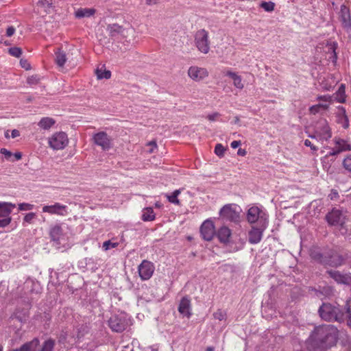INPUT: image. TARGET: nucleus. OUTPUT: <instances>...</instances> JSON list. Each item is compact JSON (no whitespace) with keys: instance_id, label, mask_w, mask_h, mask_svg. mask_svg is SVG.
<instances>
[{"instance_id":"obj_1","label":"nucleus","mask_w":351,"mask_h":351,"mask_svg":"<svg viewBox=\"0 0 351 351\" xmlns=\"http://www.w3.org/2000/svg\"><path fill=\"white\" fill-rule=\"evenodd\" d=\"M338 339V330L330 324L315 327L309 338L308 346L314 350H325L334 346Z\"/></svg>"},{"instance_id":"obj_2","label":"nucleus","mask_w":351,"mask_h":351,"mask_svg":"<svg viewBox=\"0 0 351 351\" xmlns=\"http://www.w3.org/2000/svg\"><path fill=\"white\" fill-rule=\"evenodd\" d=\"M311 257L319 263L333 267H337L343 265L344 259L341 255L334 250H329L324 253H321L317 248L311 250Z\"/></svg>"},{"instance_id":"obj_3","label":"nucleus","mask_w":351,"mask_h":351,"mask_svg":"<svg viewBox=\"0 0 351 351\" xmlns=\"http://www.w3.org/2000/svg\"><path fill=\"white\" fill-rule=\"evenodd\" d=\"M318 312L321 318L328 322L337 321L341 322L344 319L343 311L330 303H323Z\"/></svg>"},{"instance_id":"obj_4","label":"nucleus","mask_w":351,"mask_h":351,"mask_svg":"<svg viewBox=\"0 0 351 351\" xmlns=\"http://www.w3.org/2000/svg\"><path fill=\"white\" fill-rule=\"evenodd\" d=\"M108 25L112 40L119 38L128 39L134 34V29L128 22L124 21L121 24L112 23Z\"/></svg>"},{"instance_id":"obj_5","label":"nucleus","mask_w":351,"mask_h":351,"mask_svg":"<svg viewBox=\"0 0 351 351\" xmlns=\"http://www.w3.org/2000/svg\"><path fill=\"white\" fill-rule=\"evenodd\" d=\"M241 212V209L239 206L234 204H229L221 208L219 215L226 220L238 222L240 219Z\"/></svg>"},{"instance_id":"obj_6","label":"nucleus","mask_w":351,"mask_h":351,"mask_svg":"<svg viewBox=\"0 0 351 351\" xmlns=\"http://www.w3.org/2000/svg\"><path fill=\"white\" fill-rule=\"evenodd\" d=\"M195 45L201 53L207 54L209 52L210 40L208 32L206 29H201L195 32Z\"/></svg>"},{"instance_id":"obj_7","label":"nucleus","mask_w":351,"mask_h":351,"mask_svg":"<svg viewBox=\"0 0 351 351\" xmlns=\"http://www.w3.org/2000/svg\"><path fill=\"white\" fill-rule=\"evenodd\" d=\"M68 143L67 135L63 132H56L49 138V145L54 150L63 149Z\"/></svg>"},{"instance_id":"obj_8","label":"nucleus","mask_w":351,"mask_h":351,"mask_svg":"<svg viewBox=\"0 0 351 351\" xmlns=\"http://www.w3.org/2000/svg\"><path fill=\"white\" fill-rule=\"evenodd\" d=\"M315 135H310L309 137L315 138L317 136L321 140L327 141L331 136L330 129L326 119H320L315 125Z\"/></svg>"},{"instance_id":"obj_9","label":"nucleus","mask_w":351,"mask_h":351,"mask_svg":"<svg viewBox=\"0 0 351 351\" xmlns=\"http://www.w3.org/2000/svg\"><path fill=\"white\" fill-rule=\"evenodd\" d=\"M93 141L104 151H108L112 147V138L105 132L95 134L93 136Z\"/></svg>"},{"instance_id":"obj_10","label":"nucleus","mask_w":351,"mask_h":351,"mask_svg":"<svg viewBox=\"0 0 351 351\" xmlns=\"http://www.w3.org/2000/svg\"><path fill=\"white\" fill-rule=\"evenodd\" d=\"M96 35L99 43L103 46L109 45L112 43V38L108 24L99 27Z\"/></svg>"},{"instance_id":"obj_11","label":"nucleus","mask_w":351,"mask_h":351,"mask_svg":"<svg viewBox=\"0 0 351 351\" xmlns=\"http://www.w3.org/2000/svg\"><path fill=\"white\" fill-rule=\"evenodd\" d=\"M326 273L338 284L345 285H350L351 284V274L349 273H342L334 269H328L326 271Z\"/></svg>"},{"instance_id":"obj_12","label":"nucleus","mask_w":351,"mask_h":351,"mask_svg":"<svg viewBox=\"0 0 351 351\" xmlns=\"http://www.w3.org/2000/svg\"><path fill=\"white\" fill-rule=\"evenodd\" d=\"M208 71L206 68L197 66H190L188 70L189 77L195 82H200L208 76Z\"/></svg>"},{"instance_id":"obj_13","label":"nucleus","mask_w":351,"mask_h":351,"mask_svg":"<svg viewBox=\"0 0 351 351\" xmlns=\"http://www.w3.org/2000/svg\"><path fill=\"white\" fill-rule=\"evenodd\" d=\"M247 219L250 223H254L258 220L263 222V224L265 223L267 218L265 214L256 206H252L248 209L247 213Z\"/></svg>"},{"instance_id":"obj_14","label":"nucleus","mask_w":351,"mask_h":351,"mask_svg":"<svg viewBox=\"0 0 351 351\" xmlns=\"http://www.w3.org/2000/svg\"><path fill=\"white\" fill-rule=\"evenodd\" d=\"M154 266L150 261L144 260L138 266V274L143 280H149L154 271Z\"/></svg>"},{"instance_id":"obj_15","label":"nucleus","mask_w":351,"mask_h":351,"mask_svg":"<svg viewBox=\"0 0 351 351\" xmlns=\"http://www.w3.org/2000/svg\"><path fill=\"white\" fill-rule=\"evenodd\" d=\"M43 213H47L50 215L65 216L67 215V206L56 202L52 205H45L42 208Z\"/></svg>"},{"instance_id":"obj_16","label":"nucleus","mask_w":351,"mask_h":351,"mask_svg":"<svg viewBox=\"0 0 351 351\" xmlns=\"http://www.w3.org/2000/svg\"><path fill=\"white\" fill-rule=\"evenodd\" d=\"M110 328L114 332H121L126 328V320L123 316L112 315L108 320Z\"/></svg>"},{"instance_id":"obj_17","label":"nucleus","mask_w":351,"mask_h":351,"mask_svg":"<svg viewBox=\"0 0 351 351\" xmlns=\"http://www.w3.org/2000/svg\"><path fill=\"white\" fill-rule=\"evenodd\" d=\"M338 14L343 27L347 31H351V14L350 9L343 4L341 5Z\"/></svg>"},{"instance_id":"obj_18","label":"nucleus","mask_w":351,"mask_h":351,"mask_svg":"<svg viewBox=\"0 0 351 351\" xmlns=\"http://www.w3.org/2000/svg\"><path fill=\"white\" fill-rule=\"evenodd\" d=\"M326 219L331 226H340L345 222L346 218L341 210L333 209L326 215Z\"/></svg>"},{"instance_id":"obj_19","label":"nucleus","mask_w":351,"mask_h":351,"mask_svg":"<svg viewBox=\"0 0 351 351\" xmlns=\"http://www.w3.org/2000/svg\"><path fill=\"white\" fill-rule=\"evenodd\" d=\"M200 233L206 241H211L215 234L214 223L210 220H206L200 227Z\"/></svg>"},{"instance_id":"obj_20","label":"nucleus","mask_w":351,"mask_h":351,"mask_svg":"<svg viewBox=\"0 0 351 351\" xmlns=\"http://www.w3.org/2000/svg\"><path fill=\"white\" fill-rule=\"evenodd\" d=\"M265 227L266 226L263 224L261 229L253 228L249 232V242L252 244L259 243L262 239L263 231Z\"/></svg>"},{"instance_id":"obj_21","label":"nucleus","mask_w":351,"mask_h":351,"mask_svg":"<svg viewBox=\"0 0 351 351\" xmlns=\"http://www.w3.org/2000/svg\"><path fill=\"white\" fill-rule=\"evenodd\" d=\"M337 47V44L335 42L328 41L324 47V51L328 54V60L332 61L333 63H335L337 59L336 53Z\"/></svg>"},{"instance_id":"obj_22","label":"nucleus","mask_w":351,"mask_h":351,"mask_svg":"<svg viewBox=\"0 0 351 351\" xmlns=\"http://www.w3.org/2000/svg\"><path fill=\"white\" fill-rule=\"evenodd\" d=\"M178 311L187 317L191 315V301L188 298H182L178 306Z\"/></svg>"},{"instance_id":"obj_23","label":"nucleus","mask_w":351,"mask_h":351,"mask_svg":"<svg viewBox=\"0 0 351 351\" xmlns=\"http://www.w3.org/2000/svg\"><path fill=\"white\" fill-rule=\"evenodd\" d=\"M16 205L10 202H0V217H10V215Z\"/></svg>"},{"instance_id":"obj_24","label":"nucleus","mask_w":351,"mask_h":351,"mask_svg":"<svg viewBox=\"0 0 351 351\" xmlns=\"http://www.w3.org/2000/svg\"><path fill=\"white\" fill-rule=\"evenodd\" d=\"M38 344V339L35 338L33 340L24 343L19 349H14L11 351H36Z\"/></svg>"},{"instance_id":"obj_25","label":"nucleus","mask_w":351,"mask_h":351,"mask_svg":"<svg viewBox=\"0 0 351 351\" xmlns=\"http://www.w3.org/2000/svg\"><path fill=\"white\" fill-rule=\"evenodd\" d=\"M226 75L230 77L232 80L233 84L237 88L242 90L244 88V84L242 82V78L237 73L228 71L226 73Z\"/></svg>"},{"instance_id":"obj_26","label":"nucleus","mask_w":351,"mask_h":351,"mask_svg":"<svg viewBox=\"0 0 351 351\" xmlns=\"http://www.w3.org/2000/svg\"><path fill=\"white\" fill-rule=\"evenodd\" d=\"M96 10L94 8H79L75 12V16L77 19L90 17L94 15Z\"/></svg>"},{"instance_id":"obj_27","label":"nucleus","mask_w":351,"mask_h":351,"mask_svg":"<svg viewBox=\"0 0 351 351\" xmlns=\"http://www.w3.org/2000/svg\"><path fill=\"white\" fill-rule=\"evenodd\" d=\"M49 235L52 241H58L62 235V228L58 225H54L50 228Z\"/></svg>"},{"instance_id":"obj_28","label":"nucleus","mask_w":351,"mask_h":351,"mask_svg":"<svg viewBox=\"0 0 351 351\" xmlns=\"http://www.w3.org/2000/svg\"><path fill=\"white\" fill-rule=\"evenodd\" d=\"M231 235L230 230L227 227H221L217 232V237L219 241L222 243H227L229 241V239Z\"/></svg>"},{"instance_id":"obj_29","label":"nucleus","mask_w":351,"mask_h":351,"mask_svg":"<svg viewBox=\"0 0 351 351\" xmlns=\"http://www.w3.org/2000/svg\"><path fill=\"white\" fill-rule=\"evenodd\" d=\"M334 142L335 148L339 150L342 149V152L350 151L351 149V145L343 139L335 138Z\"/></svg>"},{"instance_id":"obj_30","label":"nucleus","mask_w":351,"mask_h":351,"mask_svg":"<svg viewBox=\"0 0 351 351\" xmlns=\"http://www.w3.org/2000/svg\"><path fill=\"white\" fill-rule=\"evenodd\" d=\"M142 220L144 221H151L155 219V213L151 207L145 208L143 210Z\"/></svg>"},{"instance_id":"obj_31","label":"nucleus","mask_w":351,"mask_h":351,"mask_svg":"<svg viewBox=\"0 0 351 351\" xmlns=\"http://www.w3.org/2000/svg\"><path fill=\"white\" fill-rule=\"evenodd\" d=\"M56 121L50 117H44L38 122V126L43 130H49L54 124Z\"/></svg>"},{"instance_id":"obj_32","label":"nucleus","mask_w":351,"mask_h":351,"mask_svg":"<svg viewBox=\"0 0 351 351\" xmlns=\"http://www.w3.org/2000/svg\"><path fill=\"white\" fill-rule=\"evenodd\" d=\"M66 61V56L65 52L61 49H58L56 52V62L59 66H63Z\"/></svg>"},{"instance_id":"obj_33","label":"nucleus","mask_w":351,"mask_h":351,"mask_svg":"<svg viewBox=\"0 0 351 351\" xmlns=\"http://www.w3.org/2000/svg\"><path fill=\"white\" fill-rule=\"evenodd\" d=\"M180 194V190L178 189V190L174 191L172 193V194H171V195L167 194L166 197L168 199L169 202L179 206V205H180V202L178 199V196Z\"/></svg>"},{"instance_id":"obj_34","label":"nucleus","mask_w":351,"mask_h":351,"mask_svg":"<svg viewBox=\"0 0 351 351\" xmlns=\"http://www.w3.org/2000/svg\"><path fill=\"white\" fill-rule=\"evenodd\" d=\"M55 341L51 339L46 340L42 345L39 351H53Z\"/></svg>"},{"instance_id":"obj_35","label":"nucleus","mask_w":351,"mask_h":351,"mask_svg":"<svg viewBox=\"0 0 351 351\" xmlns=\"http://www.w3.org/2000/svg\"><path fill=\"white\" fill-rule=\"evenodd\" d=\"M37 5L45 9L46 14L51 12L52 9V3H49L47 0H40L37 3Z\"/></svg>"},{"instance_id":"obj_36","label":"nucleus","mask_w":351,"mask_h":351,"mask_svg":"<svg viewBox=\"0 0 351 351\" xmlns=\"http://www.w3.org/2000/svg\"><path fill=\"white\" fill-rule=\"evenodd\" d=\"M95 73L99 80L109 79L111 77V73L110 71H102L101 69H97Z\"/></svg>"},{"instance_id":"obj_37","label":"nucleus","mask_w":351,"mask_h":351,"mask_svg":"<svg viewBox=\"0 0 351 351\" xmlns=\"http://www.w3.org/2000/svg\"><path fill=\"white\" fill-rule=\"evenodd\" d=\"M260 6L266 12H272L275 8V3L272 1H262Z\"/></svg>"},{"instance_id":"obj_38","label":"nucleus","mask_w":351,"mask_h":351,"mask_svg":"<svg viewBox=\"0 0 351 351\" xmlns=\"http://www.w3.org/2000/svg\"><path fill=\"white\" fill-rule=\"evenodd\" d=\"M343 167L349 173H351V154L348 155L343 160Z\"/></svg>"},{"instance_id":"obj_39","label":"nucleus","mask_w":351,"mask_h":351,"mask_svg":"<svg viewBox=\"0 0 351 351\" xmlns=\"http://www.w3.org/2000/svg\"><path fill=\"white\" fill-rule=\"evenodd\" d=\"M213 317L219 321L224 320L226 317V313L225 311L219 309L213 313Z\"/></svg>"},{"instance_id":"obj_40","label":"nucleus","mask_w":351,"mask_h":351,"mask_svg":"<svg viewBox=\"0 0 351 351\" xmlns=\"http://www.w3.org/2000/svg\"><path fill=\"white\" fill-rule=\"evenodd\" d=\"M9 53L11 56L19 58L22 54V49L19 47H11L9 49Z\"/></svg>"},{"instance_id":"obj_41","label":"nucleus","mask_w":351,"mask_h":351,"mask_svg":"<svg viewBox=\"0 0 351 351\" xmlns=\"http://www.w3.org/2000/svg\"><path fill=\"white\" fill-rule=\"evenodd\" d=\"M225 150L226 149L224 148V147L221 144L219 143L217 144L215 146V153L217 156L222 157L224 155Z\"/></svg>"},{"instance_id":"obj_42","label":"nucleus","mask_w":351,"mask_h":351,"mask_svg":"<svg viewBox=\"0 0 351 351\" xmlns=\"http://www.w3.org/2000/svg\"><path fill=\"white\" fill-rule=\"evenodd\" d=\"M344 93H345V86L343 84H341V86H339L338 91H337V95H338V96L340 97L339 98V101L340 103H343L345 101Z\"/></svg>"},{"instance_id":"obj_43","label":"nucleus","mask_w":351,"mask_h":351,"mask_svg":"<svg viewBox=\"0 0 351 351\" xmlns=\"http://www.w3.org/2000/svg\"><path fill=\"white\" fill-rule=\"evenodd\" d=\"M118 245V243H112L110 241H106L104 242L102 247L106 251L110 248L116 247Z\"/></svg>"},{"instance_id":"obj_44","label":"nucleus","mask_w":351,"mask_h":351,"mask_svg":"<svg viewBox=\"0 0 351 351\" xmlns=\"http://www.w3.org/2000/svg\"><path fill=\"white\" fill-rule=\"evenodd\" d=\"M328 108V105L326 104H317V105H315V106H313L310 108L309 110L311 112V113L312 114H316L317 112H318L319 111V108Z\"/></svg>"},{"instance_id":"obj_45","label":"nucleus","mask_w":351,"mask_h":351,"mask_svg":"<svg viewBox=\"0 0 351 351\" xmlns=\"http://www.w3.org/2000/svg\"><path fill=\"white\" fill-rule=\"evenodd\" d=\"M34 205L28 203H21L19 204V209L20 210H30L33 209Z\"/></svg>"},{"instance_id":"obj_46","label":"nucleus","mask_w":351,"mask_h":351,"mask_svg":"<svg viewBox=\"0 0 351 351\" xmlns=\"http://www.w3.org/2000/svg\"><path fill=\"white\" fill-rule=\"evenodd\" d=\"M40 81V78L38 75H32L29 77L27 82L29 84H37Z\"/></svg>"},{"instance_id":"obj_47","label":"nucleus","mask_w":351,"mask_h":351,"mask_svg":"<svg viewBox=\"0 0 351 351\" xmlns=\"http://www.w3.org/2000/svg\"><path fill=\"white\" fill-rule=\"evenodd\" d=\"M339 231L343 235L350 234V231L347 228L346 226V221L339 226Z\"/></svg>"},{"instance_id":"obj_48","label":"nucleus","mask_w":351,"mask_h":351,"mask_svg":"<svg viewBox=\"0 0 351 351\" xmlns=\"http://www.w3.org/2000/svg\"><path fill=\"white\" fill-rule=\"evenodd\" d=\"M36 214L34 213H27L24 217V221L31 223L32 220L35 218Z\"/></svg>"},{"instance_id":"obj_49","label":"nucleus","mask_w":351,"mask_h":351,"mask_svg":"<svg viewBox=\"0 0 351 351\" xmlns=\"http://www.w3.org/2000/svg\"><path fill=\"white\" fill-rule=\"evenodd\" d=\"M12 218L7 217L2 219H0V228H4L8 226L11 222Z\"/></svg>"},{"instance_id":"obj_50","label":"nucleus","mask_w":351,"mask_h":351,"mask_svg":"<svg viewBox=\"0 0 351 351\" xmlns=\"http://www.w3.org/2000/svg\"><path fill=\"white\" fill-rule=\"evenodd\" d=\"M20 64L25 70H29L31 69L30 64L28 62L27 60L21 59Z\"/></svg>"},{"instance_id":"obj_51","label":"nucleus","mask_w":351,"mask_h":351,"mask_svg":"<svg viewBox=\"0 0 351 351\" xmlns=\"http://www.w3.org/2000/svg\"><path fill=\"white\" fill-rule=\"evenodd\" d=\"M341 152H342V149L339 150L338 149H336L335 147L331 149V151L327 155H326L325 158H327L329 156H336Z\"/></svg>"},{"instance_id":"obj_52","label":"nucleus","mask_w":351,"mask_h":351,"mask_svg":"<svg viewBox=\"0 0 351 351\" xmlns=\"http://www.w3.org/2000/svg\"><path fill=\"white\" fill-rule=\"evenodd\" d=\"M147 146L151 147L149 150V153H153L154 150L157 148V144L155 141H152L147 143Z\"/></svg>"},{"instance_id":"obj_53","label":"nucleus","mask_w":351,"mask_h":351,"mask_svg":"<svg viewBox=\"0 0 351 351\" xmlns=\"http://www.w3.org/2000/svg\"><path fill=\"white\" fill-rule=\"evenodd\" d=\"M219 117H220V114L219 112H214L213 114H208L207 116V119L210 121H214Z\"/></svg>"},{"instance_id":"obj_54","label":"nucleus","mask_w":351,"mask_h":351,"mask_svg":"<svg viewBox=\"0 0 351 351\" xmlns=\"http://www.w3.org/2000/svg\"><path fill=\"white\" fill-rule=\"evenodd\" d=\"M1 153H2L5 158L8 159L9 158H10L12 155V152L8 151V149H5V148H3L1 149Z\"/></svg>"},{"instance_id":"obj_55","label":"nucleus","mask_w":351,"mask_h":351,"mask_svg":"<svg viewBox=\"0 0 351 351\" xmlns=\"http://www.w3.org/2000/svg\"><path fill=\"white\" fill-rule=\"evenodd\" d=\"M304 145L306 146V147H310L311 149L313 150V151H317L318 149L317 147H315V145H313L311 142L306 139L304 141Z\"/></svg>"},{"instance_id":"obj_56","label":"nucleus","mask_w":351,"mask_h":351,"mask_svg":"<svg viewBox=\"0 0 351 351\" xmlns=\"http://www.w3.org/2000/svg\"><path fill=\"white\" fill-rule=\"evenodd\" d=\"M15 32V28L12 26L8 27L6 30V36L8 37L12 36Z\"/></svg>"},{"instance_id":"obj_57","label":"nucleus","mask_w":351,"mask_h":351,"mask_svg":"<svg viewBox=\"0 0 351 351\" xmlns=\"http://www.w3.org/2000/svg\"><path fill=\"white\" fill-rule=\"evenodd\" d=\"M345 309H346V311L347 313V317H348V320L351 322V310H350V307L348 305V304H346Z\"/></svg>"},{"instance_id":"obj_58","label":"nucleus","mask_w":351,"mask_h":351,"mask_svg":"<svg viewBox=\"0 0 351 351\" xmlns=\"http://www.w3.org/2000/svg\"><path fill=\"white\" fill-rule=\"evenodd\" d=\"M241 143L240 141H234L231 143V147L233 149H236L241 145Z\"/></svg>"},{"instance_id":"obj_59","label":"nucleus","mask_w":351,"mask_h":351,"mask_svg":"<svg viewBox=\"0 0 351 351\" xmlns=\"http://www.w3.org/2000/svg\"><path fill=\"white\" fill-rule=\"evenodd\" d=\"M20 136V132L18 130H13L11 132V136L12 138H14L16 137H18Z\"/></svg>"},{"instance_id":"obj_60","label":"nucleus","mask_w":351,"mask_h":351,"mask_svg":"<svg viewBox=\"0 0 351 351\" xmlns=\"http://www.w3.org/2000/svg\"><path fill=\"white\" fill-rule=\"evenodd\" d=\"M247 154V151L245 149L239 148L237 151V154L239 156H244Z\"/></svg>"},{"instance_id":"obj_61","label":"nucleus","mask_w":351,"mask_h":351,"mask_svg":"<svg viewBox=\"0 0 351 351\" xmlns=\"http://www.w3.org/2000/svg\"><path fill=\"white\" fill-rule=\"evenodd\" d=\"M319 100H322L325 101H328L330 99V97L329 95H324V96H319L317 98Z\"/></svg>"},{"instance_id":"obj_62","label":"nucleus","mask_w":351,"mask_h":351,"mask_svg":"<svg viewBox=\"0 0 351 351\" xmlns=\"http://www.w3.org/2000/svg\"><path fill=\"white\" fill-rule=\"evenodd\" d=\"M14 157L17 160H19L22 158V154L21 152H16L14 154Z\"/></svg>"},{"instance_id":"obj_63","label":"nucleus","mask_w":351,"mask_h":351,"mask_svg":"<svg viewBox=\"0 0 351 351\" xmlns=\"http://www.w3.org/2000/svg\"><path fill=\"white\" fill-rule=\"evenodd\" d=\"M157 1L158 0H146V3L148 5H152L156 3Z\"/></svg>"},{"instance_id":"obj_64","label":"nucleus","mask_w":351,"mask_h":351,"mask_svg":"<svg viewBox=\"0 0 351 351\" xmlns=\"http://www.w3.org/2000/svg\"><path fill=\"white\" fill-rule=\"evenodd\" d=\"M214 350H215V348H214V347H212V346L208 347L206 350V351H214Z\"/></svg>"}]
</instances>
